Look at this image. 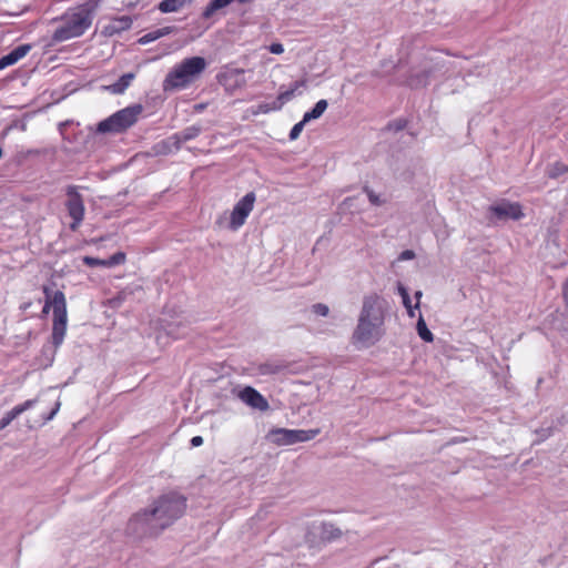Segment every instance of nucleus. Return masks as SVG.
<instances>
[{"label": "nucleus", "mask_w": 568, "mask_h": 568, "mask_svg": "<svg viewBox=\"0 0 568 568\" xmlns=\"http://www.w3.org/2000/svg\"><path fill=\"white\" fill-rule=\"evenodd\" d=\"M206 61L202 57L184 59L176 64L166 75L165 89H182L192 83L205 69Z\"/></svg>", "instance_id": "obj_3"}, {"label": "nucleus", "mask_w": 568, "mask_h": 568, "mask_svg": "<svg viewBox=\"0 0 568 568\" xmlns=\"http://www.w3.org/2000/svg\"><path fill=\"white\" fill-rule=\"evenodd\" d=\"M201 132H202L201 125H191V126H187L184 130L175 133L173 135V139L175 140L178 146H180L181 144L199 136Z\"/></svg>", "instance_id": "obj_18"}, {"label": "nucleus", "mask_w": 568, "mask_h": 568, "mask_svg": "<svg viewBox=\"0 0 568 568\" xmlns=\"http://www.w3.org/2000/svg\"><path fill=\"white\" fill-rule=\"evenodd\" d=\"M327 106H328V103L326 100L322 99V100L317 101L311 111H307L304 113V115H303L304 122L308 123L313 120L320 119L323 115V113L326 111Z\"/></svg>", "instance_id": "obj_19"}, {"label": "nucleus", "mask_w": 568, "mask_h": 568, "mask_svg": "<svg viewBox=\"0 0 568 568\" xmlns=\"http://www.w3.org/2000/svg\"><path fill=\"white\" fill-rule=\"evenodd\" d=\"M233 393L241 402L253 409L265 412L270 408L267 399L251 386L234 389Z\"/></svg>", "instance_id": "obj_10"}, {"label": "nucleus", "mask_w": 568, "mask_h": 568, "mask_svg": "<svg viewBox=\"0 0 568 568\" xmlns=\"http://www.w3.org/2000/svg\"><path fill=\"white\" fill-rule=\"evenodd\" d=\"M92 12L88 6H82L68 12L63 23L54 31L53 39L65 41L80 37L91 26Z\"/></svg>", "instance_id": "obj_4"}, {"label": "nucleus", "mask_w": 568, "mask_h": 568, "mask_svg": "<svg viewBox=\"0 0 568 568\" xmlns=\"http://www.w3.org/2000/svg\"><path fill=\"white\" fill-rule=\"evenodd\" d=\"M34 399L26 400L24 403L17 405L13 407L10 412H8L1 419H0V430L6 428L14 418H17L19 415L28 410L34 405Z\"/></svg>", "instance_id": "obj_16"}, {"label": "nucleus", "mask_w": 568, "mask_h": 568, "mask_svg": "<svg viewBox=\"0 0 568 568\" xmlns=\"http://www.w3.org/2000/svg\"><path fill=\"white\" fill-rule=\"evenodd\" d=\"M312 312L320 316H327L329 308L326 304L317 303L312 306Z\"/></svg>", "instance_id": "obj_26"}, {"label": "nucleus", "mask_w": 568, "mask_h": 568, "mask_svg": "<svg viewBox=\"0 0 568 568\" xmlns=\"http://www.w3.org/2000/svg\"><path fill=\"white\" fill-rule=\"evenodd\" d=\"M303 87H305V81L301 80L295 81L290 89L281 90L276 100H274L275 105H278V110H281L282 106L294 97L295 92Z\"/></svg>", "instance_id": "obj_17"}, {"label": "nucleus", "mask_w": 568, "mask_h": 568, "mask_svg": "<svg viewBox=\"0 0 568 568\" xmlns=\"http://www.w3.org/2000/svg\"><path fill=\"white\" fill-rule=\"evenodd\" d=\"M416 328H417V333L419 335V337L425 341V342H433L434 339V335L433 333L428 329L424 318L420 316L418 322H417V325H416Z\"/></svg>", "instance_id": "obj_23"}, {"label": "nucleus", "mask_w": 568, "mask_h": 568, "mask_svg": "<svg viewBox=\"0 0 568 568\" xmlns=\"http://www.w3.org/2000/svg\"><path fill=\"white\" fill-rule=\"evenodd\" d=\"M165 33H166L165 29H160V30H156V31H152V32L145 33L144 34V43L152 42V41L159 39L160 37H162Z\"/></svg>", "instance_id": "obj_28"}, {"label": "nucleus", "mask_w": 568, "mask_h": 568, "mask_svg": "<svg viewBox=\"0 0 568 568\" xmlns=\"http://www.w3.org/2000/svg\"><path fill=\"white\" fill-rule=\"evenodd\" d=\"M387 302L378 294L364 296L357 325L353 332V343L359 347L376 344L385 334Z\"/></svg>", "instance_id": "obj_1"}, {"label": "nucleus", "mask_w": 568, "mask_h": 568, "mask_svg": "<svg viewBox=\"0 0 568 568\" xmlns=\"http://www.w3.org/2000/svg\"><path fill=\"white\" fill-rule=\"evenodd\" d=\"M165 33H166L165 29H160V30H156V31H152V32L145 33L144 34V43L152 42V41L159 39L160 37H162Z\"/></svg>", "instance_id": "obj_27"}, {"label": "nucleus", "mask_w": 568, "mask_h": 568, "mask_svg": "<svg viewBox=\"0 0 568 568\" xmlns=\"http://www.w3.org/2000/svg\"><path fill=\"white\" fill-rule=\"evenodd\" d=\"M186 509V498L171 491L160 496L151 509L144 511V536H156L179 519Z\"/></svg>", "instance_id": "obj_2"}, {"label": "nucleus", "mask_w": 568, "mask_h": 568, "mask_svg": "<svg viewBox=\"0 0 568 568\" xmlns=\"http://www.w3.org/2000/svg\"><path fill=\"white\" fill-rule=\"evenodd\" d=\"M398 293L402 296L403 304H404L405 307L412 305L410 296H409L406 287H404L403 285H399L398 286Z\"/></svg>", "instance_id": "obj_32"}, {"label": "nucleus", "mask_w": 568, "mask_h": 568, "mask_svg": "<svg viewBox=\"0 0 568 568\" xmlns=\"http://www.w3.org/2000/svg\"><path fill=\"white\" fill-rule=\"evenodd\" d=\"M413 258H415V252L412 250H405L398 255L397 261H410Z\"/></svg>", "instance_id": "obj_33"}, {"label": "nucleus", "mask_w": 568, "mask_h": 568, "mask_svg": "<svg viewBox=\"0 0 568 568\" xmlns=\"http://www.w3.org/2000/svg\"><path fill=\"white\" fill-rule=\"evenodd\" d=\"M116 22H118L119 24H114V26H112V30H113V31L124 30V29L129 28V27H130V23H131L130 19H129V18H126V17L121 18V19H120V20H118Z\"/></svg>", "instance_id": "obj_30"}, {"label": "nucleus", "mask_w": 568, "mask_h": 568, "mask_svg": "<svg viewBox=\"0 0 568 568\" xmlns=\"http://www.w3.org/2000/svg\"><path fill=\"white\" fill-rule=\"evenodd\" d=\"M60 406H61L60 400L55 399L53 402V407H52L51 412L47 416L43 417V423L51 420L59 412Z\"/></svg>", "instance_id": "obj_31"}, {"label": "nucleus", "mask_w": 568, "mask_h": 568, "mask_svg": "<svg viewBox=\"0 0 568 568\" xmlns=\"http://www.w3.org/2000/svg\"><path fill=\"white\" fill-rule=\"evenodd\" d=\"M67 209L69 215L73 219L71 229L75 230L84 217V204L81 195L77 192V189L73 186L68 189Z\"/></svg>", "instance_id": "obj_12"}, {"label": "nucleus", "mask_w": 568, "mask_h": 568, "mask_svg": "<svg viewBox=\"0 0 568 568\" xmlns=\"http://www.w3.org/2000/svg\"><path fill=\"white\" fill-rule=\"evenodd\" d=\"M306 123L307 122H304V119H302L300 122L294 124V126L292 128V130L290 132V140H292V141L296 140L300 136V134L303 131Z\"/></svg>", "instance_id": "obj_25"}, {"label": "nucleus", "mask_w": 568, "mask_h": 568, "mask_svg": "<svg viewBox=\"0 0 568 568\" xmlns=\"http://www.w3.org/2000/svg\"><path fill=\"white\" fill-rule=\"evenodd\" d=\"M489 212L497 220H520L524 216L519 203L503 200L489 206Z\"/></svg>", "instance_id": "obj_11"}, {"label": "nucleus", "mask_w": 568, "mask_h": 568, "mask_svg": "<svg viewBox=\"0 0 568 568\" xmlns=\"http://www.w3.org/2000/svg\"><path fill=\"white\" fill-rule=\"evenodd\" d=\"M567 172L568 165H565L561 162H555L547 168L546 174L550 179H557L558 176Z\"/></svg>", "instance_id": "obj_22"}, {"label": "nucleus", "mask_w": 568, "mask_h": 568, "mask_svg": "<svg viewBox=\"0 0 568 568\" xmlns=\"http://www.w3.org/2000/svg\"><path fill=\"white\" fill-rule=\"evenodd\" d=\"M272 111H278V105H275L274 101L271 103H261L252 108V114L254 115L265 114Z\"/></svg>", "instance_id": "obj_24"}, {"label": "nucleus", "mask_w": 568, "mask_h": 568, "mask_svg": "<svg viewBox=\"0 0 568 568\" xmlns=\"http://www.w3.org/2000/svg\"><path fill=\"white\" fill-rule=\"evenodd\" d=\"M165 334L174 339L185 336L189 332V321L182 313H173L166 310L160 320Z\"/></svg>", "instance_id": "obj_8"}, {"label": "nucleus", "mask_w": 568, "mask_h": 568, "mask_svg": "<svg viewBox=\"0 0 568 568\" xmlns=\"http://www.w3.org/2000/svg\"><path fill=\"white\" fill-rule=\"evenodd\" d=\"M203 444V438L201 436H194L192 439H191V446L192 447H199Z\"/></svg>", "instance_id": "obj_36"}, {"label": "nucleus", "mask_w": 568, "mask_h": 568, "mask_svg": "<svg viewBox=\"0 0 568 568\" xmlns=\"http://www.w3.org/2000/svg\"><path fill=\"white\" fill-rule=\"evenodd\" d=\"M44 294L47 296V301H45V304H44V307H43L42 312L44 314H47L49 312L50 307L52 306V297L49 294L48 287H44Z\"/></svg>", "instance_id": "obj_35"}, {"label": "nucleus", "mask_w": 568, "mask_h": 568, "mask_svg": "<svg viewBox=\"0 0 568 568\" xmlns=\"http://www.w3.org/2000/svg\"><path fill=\"white\" fill-rule=\"evenodd\" d=\"M415 296H416V298H417V302H419V298L422 297V292H420V291H417V292L415 293Z\"/></svg>", "instance_id": "obj_40"}, {"label": "nucleus", "mask_w": 568, "mask_h": 568, "mask_svg": "<svg viewBox=\"0 0 568 568\" xmlns=\"http://www.w3.org/2000/svg\"><path fill=\"white\" fill-rule=\"evenodd\" d=\"M342 535V531L339 529H335L334 532L331 534V537L336 538Z\"/></svg>", "instance_id": "obj_39"}, {"label": "nucleus", "mask_w": 568, "mask_h": 568, "mask_svg": "<svg viewBox=\"0 0 568 568\" xmlns=\"http://www.w3.org/2000/svg\"><path fill=\"white\" fill-rule=\"evenodd\" d=\"M418 307H419V302H417L414 307L412 305L406 306L408 316L409 317H415V308H418Z\"/></svg>", "instance_id": "obj_37"}, {"label": "nucleus", "mask_w": 568, "mask_h": 568, "mask_svg": "<svg viewBox=\"0 0 568 568\" xmlns=\"http://www.w3.org/2000/svg\"><path fill=\"white\" fill-rule=\"evenodd\" d=\"M52 308H53V326H52V343L58 348L67 333V302L64 294L60 291L55 292L52 296Z\"/></svg>", "instance_id": "obj_6"}, {"label": "nucleus", "mask_w": 568, "mask_h": 568, "mask_svg": "<svg viewBox=\"0 0 568 568\" xmlns=\"http://www.w3.org/2000/svg\"><path fill=\"white\" fill-rule=\"evenodd\" d=\"M135 78V74L130 72L121 77L119 82L105 87V89L112 93L119 94L122 93Z\"/></svg>", "instance_id": "obj_20"}, {"label": "nucleus", "mask_w": 568, "mask_h": 568, "mask_svg": "<svg viewBox=\"0 0 568 568\" xmlns=\"http://www.w3.org/2000/svg\"><path fill=\"white\" fill-rule=\"evenodd\" d=\"M365 192L367 193L368 200L373 205L379 206L384 204V200L379 197L374 191L365 189Z\"/></svg>", "instance_id": "obj_29"}, {"label": "nucleus", "mask_w": 568, "mask_h": 568, "mask_svg": "<svg viewBox=\"0 0 568 568\" xmlns=\"http://www.w3.org/2000/svg\"><path fill=\"white\" fill-rule=\"evenodd\" d=\"M317 434L316 430L303 429H276L272 432V440L278 445H292L312 439Z\"/></svg>", "instance_id": "obj_9"}, {"label": "nucleus", "mask_w": 568, "mask_h": 568, "mask_svg": "<svg viewBox=\"0 0 568 568\" xmlns=\"http://www.w3.org/2000/svg\"><path fill=\"white\" fill-rule=\"evenodd\" d=\"M124 260H125L124 254L121 252H118V253L113 254L112 256H110L109 258H104V260L95 258V257H91V256H84L83 263L87 264L88 266L112 267V266L123 263Z\"/></svg>", "instance_id": "obj_14"}, {"label": "nucleus", "mask_w": 568, "mask_h": 568, "mask_svg": "<svg viewBox=\"0 0 568 568\" xmlns=\"http://www.w3.org/2000/svg\"><path fill=\"white\" fill-rule=\"evenodd\" d=\"M140 115V106L125 108L108 119L99 122L97 132L99 133H120L133 123H135Z\"/></svg>", "instance_id": "obj_5"}, {"label": "nucleus", "mask_w": 568, "mask_h": 568, "mask_svg": "<svg viewBox=\"0 0 568 568\" xmlns=\"http://www.w3.org/2000/svg\"><path fill=\"white\" fill-rule=\"evenodd\" d=\"M31 47L29 44H23L14 50H12L10 53L3 55L0 59V70L6 69L7 67L16 64L19 60L24 58L27 53L30 51Z\"/></svg>", "instance_id": "obj_15"}, {"label": "nucleus", "mask_w": 568, "mask_h": 568, "mask_svg": "<svg viewBox=\"0 0 568 568\" xmlns=\"http://www.w3.org/2000/svg\"><path fill=\"white\" fill-rule=\"evenodd\" d=\"M243 69H231L219 75V82L226 90H234L235 88L243 87L245 84Z\"/></svg>", "instance_id": "obj_13"}, {"label": "nucleus", "mask_w": 568, "mask_h": 568, "mask_svg": "<svg viewBox=\"0 0 568 568\" xmlns=\"http://www.w3.org/2000/svg\"><path fill=\"white\" fill-rule=\"evenodd\" d=\"M192 0H162L159 3V9L162 12H175L183 8L186 3H190Z\"/></svg>", "instance_id": "obj_21"}, {"label": "nucleus", "mask_w": 568, "mask_h": 568, "mask_svg": "<svg viewBox=\"0 0 568 568\" xmlns=\"http://www.w3.org/2000/svg\"><path fill=\"white\" fill-rule=\"evenodd\" d=\"M256 196L254 192L245 194L233 207L230 214L229 229L237 231L242 227L254 209Z\"/></svg>", "instance_id": "obj_7"}, {"label": "nucleus", "mask_w": 568, "mask_h": 568, "mask_svg": "<svg viewBox=\"0 0 568 568\" xmlns=\"http://www.w3.org/2000/svg\"><path fill=\"white\" fill-rule=\"evenodd\" d=\"M139 521V518L134 516L130 523H129V529H132L133 525H135Z\"/></svg>", "instance_id": "obj_38"}, {"label": "nucleus", "mask_w": 568, "mask_h": 568, "mask_svg": "<svg viewBox=\"0 0 568 568\" xmlns=\"http://www.w3.org/2000/svg\"><path fill=\"white\" fill-rule=\"evenodd\" d=\"M268 50L273 54H282L284 52V47L282 43L276 42V43H272L268 47Z\"/></svg>", "instance_id": "obj_34"}]
</instances>
